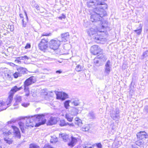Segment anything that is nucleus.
<instances>
[{"label": "nucleus", "instance_id": "nucleus-1", "mask_svg": "<svg viewBox=\"0 0 148 148\" xmlns=\"http://www.w3.org/2000/svg\"><path fill=\"white\" fill-rule=\"evenodd\" d=\"M23 119H26V125H25L24 123L20 121L18 123L19 127L23 133L25 132V129H27L28 127L31 126L33 127L34 126L38 127L41 125L44 124L46 121L44 114H38L32 116H26L23 117Z\"/></svg>", "mask_w": 148, "mask_h": 148}, {"label": "nucleus", "instance_id": "nucleus-2", "mask_svg": "<svg viewBox=\"0 0 148 148\" xmlns=\"http://www.w3.org/2000/svg\"><path fill=\"white\" fill-rule=\"evenodd\" d=\"M101 0H97V2L100 1ZM97 4L99 5L100 7L99 8L96 7L93 10V13L91 14L90 16V20L93 22L97 23L98 24H100L101 23V20L102 17L105 16L106 13L105 10L107 9L108 7L107 5L105 3H102L101 2H97Z\"/></svg>", "mask_w": 148, "mask_h": 148}, {"label": "nucleus", "instance_id": "nucleus-3", "mask_svg": "<svg viewBox=\"0 0 148 148\" xmlns=\"http://www.w3.org/2000/svg\"><path fill=\"white\" fill-rule=\"evenodd\" d=\"M22 88H23L22 86L18 88L17 86H15L12 88L9 93L8 97L7 99V103H8V105H10V104L12 102L13 97L15 93Z\"/></svg>", "mask_w": 148, "mask_h": 148}, {"label": "nucleus", "instance_id": "nucleus-4", "mask_svg": "<svg viewBox=\"0 0 148 148\" xmlns=\"http://www.w3.org/2000/svg\"><path fill=\"white\" fill-rule=\"evenodd\" d=\"M17 72L15 73L13 75L14 78H17L19 77H21L23 75L27 73L28 71L26 68L22 67L17 68Z\"/></svg>", "mask_w": 148, "mask_h": 148}, {"label": "nucleus", "instance_id": "nucleus-5", "mask_svg": "<svg viewBox=\"0 0 148 148\" xmlns=\"http://www.w3.org/2000/svg\"><path fill=\"white\" fill-rule=\"evenodd\" d=\"M60 45V41L57 39H52L49 42V48L53 50L57 49Z\"/></svg>", "mask_w": 148, "mask_h": 148}, {"label": "nucleus", "instance_id": "nucleus-6", "mask_svg": "<svg viewBox=\"0 0 148 148\" xmlns=\"http://www.w3.org/2000/svg\"><path fill=\"white\" fill-rule=\"evenodd\" d=\"M48 41L47 39L42 38L38 44L39 49L42 51L47 49L48 47Z\"/></svg>", "mask_w": 148, "mask_h": 148}, {"label": "nucleus", "instance_id": "nucleus-7", "mask_svg": "<svg viewBox=\"0 0 148 148\" xmlns=\"http://www.w3.org/2000/svg\"><path fill=\"white\" fill-rule=\"evenodd\" d=\"M90 50L92 54L95 55L99 54L101 52V51H102V50L97 45H94L92 46Z\"/></svg>", "mask_w": 148, "mask_h": 148}, {"label": "nucleus", "instance_id": "nucleus-8", "mask_svg": "<svg viewBox=\"0 0 148 148\" xmlns=\"http://www.w3.org/2000/svg\"><path fill=\"white\" fill-rule=\"evenodd\" d=\"M120 111L118 109L112 111L110 113V116L114 120L119 119Z\"/></svg>", "mask_w": 148, "mask_h": 148}, {"label": "nucleus", "instance_id": "nucleus-9", "mask_svg": "<svg viewBox=\"0 0 148 148\" xmlns=\"http://www.w3.org/2000/svg\"><path fill=\"white\" fill-rule=\"evenodd\" d=\"M36 77L32 76L27 79L24 82V85L29 86L36 82Z\"/></svg>", "mask_w": 148, "mask_h": 148}, {"label": "nucleus", "instance_id": "nucleus-10", "mask_svg": "<svg viewBox=\"0 0 148 148\" xmlns=\"http://www.w3.org/2000/svg\"><path fill=\"white\" fill-rule=\"evenodd\" d=\"M111 69L110 62V60H108L104 67V73L105 75L107 76L109 74L111 71Z\"/></svg>", "mask_w": 148, "mask_h": 148}, {"label": "nucleus", "instance_id": "nucleus-11", "mask_svg": "<svg viewBox=\"0 0 148 148\" xmlns=\"http://www.w3.org/2000/svg\"><path fill=\"white\" fill-rule=\"evenodd\" d=\"M138 139L144 140L147 138L148 135L147 133L145 131H141L138 133L136 134Z\"/></svg>", "mask_w": 148, "mask_h": 148}, {"label": "nucleus", "instance_id": "nucleus-12", "mask_svg": "<svg viewBox=\"0 0 148 148\" xmlns=\"http://www.w3.org/2000/svg\"><path fill=\"white\" fill-rule=\"evenodd\" d=\"M57 99H61L62 100H64L68 97L67 94L65 92H58L56 94Z\"/></svg>", "mask_w": 148, "mask_h": 148}, {"label": "nucleus", "instance_id": "nucleus-13", "mask_svg": "<svg viewBox=\"0 0 148 148\" xmlns=\"http://www.w3.org/2000/svg\"><path fill=\"white\" fill-rule=\"evenodd\" d=\"M88 6L89 8L92 7V8H94L96 6V5H97L99 9H100L99 7H100L99 6V4L98 5L97 4V3L96 0H89L87 2Z\"/></svg>", "mask_w": 148, "mask_h": 148}, {"label": "nucleus", "instance_id": "nucleus-14", "mask_svg": "<svg viewBox=\"0 0 148 148\" xmlns=\"http://www.w3.org/2000/svg\"><path fill=\"white\" fill-rule=\"evenodd\" d=\"M94 40L97 43H103V42L106 40L105 38H103L102 36L98 35H96V36H93Z\"/></svg>", "mask_w": 148, "mask_h": 148}, {"label": "nucleus", "instance_id": "nucleus-15", "mask_svg": "<svg viewBox=\"0 0 148 148\" xmlns=\"http://www.w3.org/2000/svg\"><path fill=\"white\" fill-rule=\"evenodd\" d=\"M12 127L14 131V133L16 136L18 138H20L21 137V134L18 128L15 126H12Z\"/></svg>", "mask_w": 148, "mask_h": 148}, {"label": "nucleus", "instance_id": "nucleus-16", "mask_svg": "<svg viewBox=\"0 0 148 148\" xmlns=\"http://www.w3.org/2000/svg\"><path fill=\"white\" fill-rule=\"evenodd\" d=\"M87 116L89 120H93L96 118V114L94 111H91L89 112Z\"/></svg>", "mask_w": 148, "mask_h": 148}, {"label": "nucleus", "instance_id": "nucleus-17", "mask_svg": "<svg viewBox=\"0 0 148 148\" xmlns=\"http://www.w3.org/2000/svg\"><path fill=\"white\" fill-rule=\"evenodd\" d=\"M69 33L66 32L62 34L61 35V40L60 42L64 41L66 42L67 41L69 38Z\"/></svg>", "mask_w": 148, "mask_h": 148}, {"label": "nucleus", "instance_id": "nucleus-18", "mask_svg": "<svg viewBox=\"0 0 148 148\" xmlns=\"http://www.w3.org/2000/svg\"><path fill=\"white\" fill-rule=\"evenodd\" d=\"M71 140L70 142L68 143V145L71 147H73L77 142V138L73 136L71 137Z\"/></svg>", "mask_w": 148, "mask_h": 148}, {"label": "nucleus", "instance_id": "nucleus-19", "mask_svg": "<svg viewBox=\"0 0 148 148\" xmlns=\"http://www.w3.org/2000/svg\"><path fill=\"white\" fill-rule=\"evenodd\" d=\"M8 103L7 101L6 103H5L2 101L0 100V111L5 110L7 108V107L6 106H8ZM8 106H10L8 105Z\"/></svg>", "mask_w": 148, "mask_h": 148}, {"label": "nucleus", "instance_id": "nucleus-20", "mask_svg": "<svg viewBox=\"0 0 148 148\" xmlns=\"http://www.w3.org/2000/svg\"><path fill=\"white\" fill-rule=\"evenodd\" d=\"M57 122L56 118L51 117L48 120L47 125H52L56 124Z\"/></svg>", "mask_w": 148, "mask_h": 148}, {"label": "nucleus", "instance_id": "nucleus-21", "mask_svg": "<svg viewBox=\"0 0 148 148\" xmlns=\"http://www.w3.org/2000/svg\"><path fill=\"white\" fill-rule=\"evenodd\" d=\"M59 125L61 126H64L67 125H69L70 126H73L74 125L73 123H69L68 122L66 123L64 119L60 120Z\"/></svg>", "mask_w": 148, "mask_h": 148}, {"label": "nucleus", "instance_id": "nucleus-22", "mask_svg": "<svg viewBox=\"0 0 148 148\" xmlns=\"http://www.w3.org/2000/svg\"><path fill=\"white\" fill-rule=\"evenodd\" d=\"M8 126H5L3 128H2L1 129V131L2 132L3 134L4 135H6L8 136L11 133V132L10 130H8L7 129Z\"/></svg>", "mask_w": 148, "mask_h": 148}, {"label": "nucleus", "instance_id": "nucleus-23", "mask_svg": "<svg viewBox=\"0 0 148 148\" xmlns=\"http://www.w3.org/2000/svg\"><path fill=\"white\" fill-rule=\"evenodd\" d=\"M24 12L25 15H26V18L25 19V21H24V19L23 18L22 19V21L23 27H25L27 26V23L28 21V19L26 12L25 11Z\"/></svg>", "mask_w": 148, "mask_h": 148}, {"label": "nucleus", "instance_id": "nucleus-24", "mask_svg": "<svg viewBox=\"0 0 148 148\" xmlns=\"http://www.w3.org/2000/svg\"><path fill=\"white\" fill-rule=\"evenodd\" d=\"M88 33L90 36L91 35H95L97 34V30L96 29L91 28L89 30Z\"/></svg>", "mask_w": 148, "mask_h": 148}, {"label": "nucleus", "instance_id": "nucleus-25", "mask_svg": "<svg viewBox=\"0 0 148 148\" xmlns=\"http://www.w3.org/2000/svg\"><path fill=\"white\" fill-rule=\"evenodd\" d=\"M15 99L16 100V102L14 104V106L17 105L19 104V103H21V101L22 97L21 96L17 95L16 96Z\"/></svg>", "mask_w": 148, "mask_h": 148}, {"label": "nucleus", "instance_id": "nucleus-26", "mask_svg": "<svg viewBox=\"0 0 148 148\" xmlns=\"http://www.w3.org/2000/svg\"><path fill=\"white\" fill-rule=\"evenodd\" d=\"M94 62L95 65L97 66H99L102 65L100 62V60L97 57H96L94 60Z\"/></svg>", "mask_w": 148, "mask_h": 148}, {"label": "nucleus", "instance_id": "nucleus-27", "mask_svg": "<svg viewBox=\"0 0 148 148\" xmlns=\"http://www.w3.org/2000/svg\"><path fill=\"white\" fill-rule=\"evenodd\" d=\"M102 52L101 51V52L99 53V55H98L97 57L100 60L101 59L103 61L106 60L107 59L105 55L102 54Z\"/></svg>", "mask_w": 148, "mask_h": 148}, {"label": "nucleus", "instance_id": "nucleus-28", "mask_svg": "<svg viewBox=\"0 0 148 148\" xmlns=\"http://www.w3.org/2000/svg\"><path fill=\"white\" fill-rule=\"evenodd\" d=\"M65 117L67 120L69 122H71L73 121V117L70 114H66Z\"/></svg>", "mask_w": 148, "mask_h": 148}, {"label": "nucleus", "instance_id": "nucleus-29", "mask_svg": "<svg viewBox=\"0 0 148 148\" xmlns=\"http://www.w3.org/2000/svg\"><path fill=\"white\" fill-rule=\"evenodd\" d=\"M75 120V125H77L78 126H82V123L81 120L79 119L78 118H76Z\"/></svg>", "mask_w": 148, "mask_h": 148}, {"label": "nucleus", "instance_id": "nucleus-30", "mask_svg": "<svg viewBox=\"0 0 148 148\" xmlns=\"http://www.w3.org/2000/svg\"><path fill=\"white\" fill-rule=\"evenodd\" d=\"M144 141L142 140L139 139L135 142V144L139 146H140V145H143L144 144Z\"/></svg>", "mask_w": 148, "mask_h": 148}, {"label": "nucleus", "instance_id": "nucleus-31", "mask_svg": "<svg viewBox=\"0 0 148 148\" xmlns=\"http://www.w3.org/2000/svg\"><path fill=\"white\" fill-rule=\"evenodd\" d=\"M78 110L76 108H73L72 110V114L73 115H76L78 114Z\"/></svg>", "mask_w": 148, "mask_h": 148}, {"label": "nucleus", "instance_id": "nucleus-32", "mask_svg": "<svg viewBox=\"0 0 148 148\" xmlns=\"http://www.w3.org/2000/svg\"><path fill=\"white\" fill-rule=\"evenodd\" d=\"M90 127L89 125H86L82 127V130L83 131H87L90 129Z\"/></svg>", "mask_w": 148, "mask_h": 148}, {"label": "nucleus", "instance_id": "nucleus-33", "mask_svg": "<svg viewBox=\"0 0 148 148\" xmlns=\"http://www.w3.org/2000/svg\"><path fill=\"white\" fill-rule=\"evenodd\" d=\"M70 100H66L65 101L64 103V107L66 109H68L69 107V103L70 102Z\"/></svg>", "mask_w": 148, "mask_h": 148}, {"label": "nucleus", "instance_id": "nucleus-34", "mask_svg": "<svg viewBox=\"0 0 148 148\" xmlns=\"http://www.w3.org/2000/svg\"><path fill=\"white\" fill-rule=\"evenodd\" d=\"M148 56V51H146L143 52V55L141 57V59L142 60L143 59L145 58Z\"/></svg>", "mask_w": 148, "mask_h": 148}, {"label": "nucleus", "instance_id": "nucleus-35", "mask_svg": "<svg viewBox=\"0 0 148 148\" xmlns=\"http://www.w3.org/2000/svg\"><path fill=\"white\" fill-rule=\"evenodd\" d=\"M72 103L75 106H77L80 103L79 100H74L72 102Z\"/></svg>", "mask_w": 148, "mask_h": 148}, {"label": "nucleus", "instance_id": "nucleus-36", "mask_svg": "<svg viewBox=\"0 0 148 148\" xmlns=\"http://www.w3.org/2000/svg\"><path fill=\"white\" fill-rule=\"evenodd\" d=\"M139 27L140 28L139 29L137 30H135L134 31L138 35H140V34L142 30V27H140V26Z\"/></svg>", "mask_w": 148, "mask_h": 148}, {"label": "nucleus", "instance_id": "nucleus-37", "mask_svg": "<svg viewBox=\"0 0 148 148\" xmlns=\"http://www.w3.org/2000/svg\"><path fill=\"white\" fill-rule=\"evenodd\" d=\"M82 69L81 66L80 65H78L77 66L75 70L77 71H81Z\"/></svg>", "mask_w": 148, "mask_h": 148}, {"label": "nucleus", "instance_id": "nucleus-38", "mask_svg": "<svg viewBox=\"0 0 148 148\" xmlns=\"http://www.w3.org/2000/svg\"><path fill=\"white\" fill-rule=\"evenodd\" d=\"M29 148H39V147L37 145L34 144H31Z\"/></svg>", "mask_w": 148, "mask_h": 148}, {"label": "nucleus", "instance_id": "nucleus-39", "mask_svg": "<svg viewBox=\"0 0 148 148\" xmlns=\"http://www.w3.org/2000/svg\"><path fill=\"white\" fill-rule=\"evenodd\" d=\"M51 33H43L41 37V38L42 36H51Z\"/></svg>", "mask_w": 148, "mask_h": 148}, {"label": "nucleus", "instance_id": "nucleus-40", "mask_svg": "<svg viewBox=\"0 0 148 148\" xmlns=\"http://www.w3.org/2000/svg\"><path fill=\"white\" fill-rule=\"evenodd\" d=\"M62 138L64 141L66 142L68 140V135H64L62 136Z\"/></svg>", "mask_w": 148, "mask_h": 148}, {"label": "nucleus", "instance_id": "nucleus-41", "mask_svg": "<svg viewBox=\"0 0 148 148\" xmlns=\"http://www.w3.org/2000/svg\"><path fill=\"white\" fill-rule=\"evenodd\" d=\"M24 85V90L25 91V92H28V91H29V87H28V86H26L25 85Z\"/></svg>", "mask_w": 148, "mask_h": 148}, {"label": "nucleus", "instance_id": "nucleus-42", "mask_svg": "<svg viewBox=\"0 0 148 148\" xmlns=\"http://www.w3.org/2000/svg\"><path fill=\"white\" fill-rule=\"evenodd\" d=\"M4 140L7 143L9 144H11L12 143V141L10 140L9 139H4Z\"/></svg>", "mask_w": 148, "mask_h": 148}, {"label": "nucleus", "instance_id": "nucleus-43", "mask_svg": "<svg viewBox=\"0 0 148 148\" xmlns=\"http://www.w3.org/2000/svg\"><path fill=\"white\" fill-rule=\"evenodd\" d=\"M31 47V45L29 43H27L25 46V48L26 49L30 48Z\"/></svg>", "mask_w": 148, "mask_h": 148}, {"label": "nucleus", "instance_id": "nucleus-44", "mask_svg": "<svg viewBox=\"0 0 148 148\" xmlns=\"http://www.w3.org/2000/svg\"><path fill=\"white\" fill-rule=\"evenodd\" d=\"M66 18V16L65 15L63 14H62L61 16H60L58 17L60 19H64Z\"/></svg>", "mask_w": 148, "mask_h": 148}, {"label": "nucleus", "instance_id": "nucleus-45", "mask_svg": "<svg viewBox=\"0 0 148 148\" xmlns=\"http://www.w3.org/2000/svg\"><path fill=\"white\" fill-rule=\"evenodd\" d=\"M15 122V120H14L13 119H12L10 121L8 122L7 123L8 124H12L13 123H14Z\"/></svg>", "mask_w": 148, "mask_h": 148}, {"label": "nucleus", "instance_id": "nucleus-46", "mask_svg": "<svg viewBox=\"0 0 148 148\" xmlns=\"http://www.w3.org/2000/svg\"><path fill=\"white\" fill-rule=\"evenodd\" d=\"M96 146L98 148H101L102 147L101 144L100 143L97 144H96Z\"/></svg>", "mask_w": 148, "mask_h": 148}, {"label": "nucleus", "instance_id": "nucleus-47", "mask_svg": "<svg viewBox=\"0 0 148 148\" xmlns=\"http://www.w3.org/2000/svg\"><path fill=\"white\" fill-rule=\"evenodd\" d=\"M22 105L25 107H26L29 105V103H23L22 104Z\"/></svg>", "mask_w": 148, "mask_h": 148}, {"label": "nucleus", "instance_id": "nucleus-48", "mask_svg": "<svg viewBox=\"0 0 148 148\" xmlns=\"http://www.w3.org/2000/svg\"><path fill=\"white\" fill-rule=\"evenodd\" d=\"M23 59H24V60H25L26 59L28 60L29 59V58L26 56H23Z\"/></svg>", "mask_w": 148, "mask_h": 148}, {"label": "nucleus", "instance_id": "nucleus-49", "mask_svg": "<svg viewBox=\"0 0 148 148\" xmlns=\"http://www.w3.org/2000/svg\"><path fill=\"white\" fill-rule=\"evenodd\" d=\"M57 140V138H56L55 140H52V139H51L50 140V142L51 143H53L54 142H56Z\"/></svg>", "mask_w": 148, "mask_h": 148}, {"label": "nucleus", "instance_id": "nucleus-50", "mask_svg": "<svg viewBox=\"0 0 148 148\" xmlns=\"http://www.w3.org/2000/svg\"><path fill=\"white\" fill-rule=\"evenodd\" d=\"M131 146L132 148H138L135 144L132 145Z\"/></svg>", "mask_w": 148, "mask_h": 148}, {"label": "nucleus", "instance_id": "nucleus-51", "mask_svg": "<svg viewBox=\"0 0 148 148\" xmlns=\"http://www.w3.org/2000/svg\"><path fill=\"white\" fill-rule=\"evenodd\" d=\"M17 59H18L19 60H24V59H23V56H20L17 58H16Z\"/></svg>", "mask_w": 148, "mask_h": 148}, {"label": "nucleus", "instance_id": "nucleus-52", "mask_svg": "<svg viewBox=\"0 0 148 148\" xmlns=\"http://www.w3.org/2000/svg\"><path fill=\"white\" fill-rule=\"evenodd\" d=\"M56 72L57 73L60 74V73H62V71H61V70H57L56 71Z\"/></svg>", "mask_w": 148, "mask_h": 148}, {"label": "nucleus", "instance_id": "nucleus-53", "mask_svg": "<svg viewBox=\"0 0 148 148\" xmlns=\"http://www.w3.org/2000/svg\"><path fill=\"white\" fill-rule=\"evenodd\" d=\"M15 62L16 63H19V62H21V61L19 60L18 59H17L16 60H15Z\"/></svg>", "mask_w": 148, "mask_h": 148}, {"label": "nucleus", "instance_id": "nucleus-54", "mask_svg": "<svg viewBox=\"0 0 148 148\" xmlns=\"http://www.w3.org/2000/svg\"><path fill=\"white\" fill-rule=\"evenodd\" d=\"M35 7L36 8L37 10H39V7L38 5H36Z\"/></svg>", "mask_w": 148, "mask_h": 148}, {"label": "nucleus", "instance_id": "nucleus-55", "mask_svg": "<svg viewBox=\"0 0 148 148\" xmlns=\"http://www.w3.org/2000/svg\"><path fill=\"white\" fill-rule=\"evenodd\" d=\"M83 146L84 148H93V147H87L86 145H84Z\"/></svg>", "mask_w": 148, "mask_h": 148}, {"label": "nucleus", "instance_id": "nucleus-56", "mask_svg": "<svg viewBox=\"0 0 148 148\" xmlns=\"http://www.w3.org/2000/svg\"><path fill=\"white\" fill-rule=\"evenodd\" d=\"M26 92V93L25 94V95L26 96H29V91H28V92Z\"/></svg>", "mask_w": 148, "mask_h": 148}, {"label": "nucleus", "instance_id": "nucleus-57", "mask_svg": "<svg viewBox=\"0 0 148 148\" xmlns=\"http://www.w3.org/2000/svg\"><path fill=\"white\" fill-rule=\"evenodd\" d=\"M20 16L21 18H23V14H20Z\"/></svg>", "mask_w": 148, "mask_h": 148}, {"label": "nucleus", "instance_id": "nucleus-58", "mask_svg": "<svg viewBox=\"0 0 148 148\" xmlns=\"http://www.w3.org/2000/svg\"><path fill=\"white\" fill-rule=\"evenodd\" d=\"M86 146L87 147H93V146H90V145H86Z\"/></svg>", "mask_w": 148, "mask_h": 148}, {"label": "nucleus", "instance_id": "nucleus-59", "mask_svg": "<svg viewBox=\"0 0 148 148\" xmlns=\"http://www.w3.org/2000/svg\"><path fill=\"white\" fill-rule=\"evenodd\" d=\"M96 0V1L97 2V0ZM102 0H101L100 1H99V2H101L102 3H104V2H102Z\"/></svg>", "mask_w": 148, "mask_h": 148}, {"label": "nucleus", "instance_id": "nucleus-60", "mask_svg": "<svg viewBox=\"0 0 148 148\" xmlns=\"http://www.w3.org/2000/svg\"><path fill=\"white\" fill-rule=\"evenodd\" d=\"M2 43V41L0 40V46L1 45V43Z\"/></svg>", "mask_w": 148, "mask_h": 148}, {"label": "nucleus", "instance_id": "nucleus-61", "mask_svg": "<svg viewBox=\"0 0 148 148\" xmlns=\"http://www.w3.org/2000/svg\"><path fill=\"white\" fill-rule=\"evenodd\" d=\"M100 32H104V31H99Z\"/></svg>", "mask_w": 148, "mask_h": 148}, {"label": "nucleus", "instance_id": "nucleus-62", "mask_svg": "<svg viewBox=\"0 0 148 148\" xmlns=\"http://www.w3.org/2000/svg\"><path fill=\"white\" fill-rule=\"evenodd\" d=\"M58 61V62H60V63H61V62H60V61Z\"/></svg>", "mask_w": 148, "mask_h": 148}, {"label": "nucleus", "instance_id": "nucleus-63", "mask_svg": "<svg viewBox=\"0 0 148 148\" xmlns=\"http://www.w3.org/2000/svg\"><path fill=\"white\" fill-rule=\"evenodd\" d=\"M102 27L103 29L104 28V27L103 26H102Z\"/></svg>", "mask_w": 148, "mask_h": 148}, {"label": "nucleus", "instance_id": "nucleus-64", "mask_svg": "<svg viewBox=\"0 0 148 148\" xmlns=\"http://www.w3.org/2000/svg\"><path fill=\"white\" fill-rule=\"evenodd\" d=\"M4 34L5 35H6V33H5Z\"/></svg>", "mask_w": 148, "mask_h": 148}]
</instances>
